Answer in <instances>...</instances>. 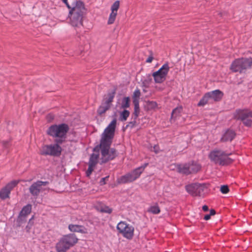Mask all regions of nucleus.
<instances>
[{"label":"nucleus","mask_w":252,"mask_h":252,"mask_svg":"<svg viewBox=\"0 0 252 252\" xmlns=\"http://www.w3.org/2000/svg\"><path fill=\"white\" fill-rule=\"evenodd\" d=\"M116 124L117 120L114 119L105 129L102 134L100 144L101 157L99 160L101 163L112 160L117 155L115 150L110 148L114 136Z\"/></svg>","instance_id":"f257e3e1"},{"label":"nucleus","mask_w":252,"mask_h":252,"mask_svg":"<svg viewBox=\"0 0 252 252\" xmlns=\"http://www.w3.org/2000/svg\"><path fill=\"white\" fill-rule=\"evenodd\" d=\"M69 9V23L73 27L82 25L83 15L86 11L82 1H63Z\"/></svg>","instance_id":"f03ea898"},{"label":"nucleus","mask_w":252,"mask_h":252,"mask_svg":"<svg viewBox=\"0 0 252 252\" xmlns=\"http://www.w3.org/2000/svg\"><path fill=\"white\" fill-rule=\"evenodd\" d=\"M68 130V126L66 124L55 125L49 127L47 130L48 135L56 138L55 142L63 143L65 138L66 134Z\"/></svg>","instance_id":"7ed1b4c3"},{"label":"nucleus","mask_w":252,"mask_h":252,"mask_svg":"<svg viewBox=\"0 0 252 252\" xmlns=\"http://www.w3.org/2000/svg\"><path fill=\"white\" fill-rule=\"evenodd\" d=\"M148 165V163H145L144 165L135 169L130 172L118 178L117 182L119 184H126L134 181L138 179L144 171L145 168Z\"/></svg>","instance_id":"20e7f679"},{"label":"nucleus","mask_w":252,"mask_h":252,"mask_svg":"<svg viewBox=\"0 0 252 252\" xmlns=\"http://www.w3.org/2000/svg\"><path fill=\"white\" fill-rule=\"evenodd\" d=\"M77 242V239L74 234L63 237L56 245L58 252H65Z\"/></svg>","instance_id":"39448f33"},{"label":"nucleus","mask_w":252,"mask_h":252,"mask_svg":"<svg viewBox=\"0 0 252 252\" xmlns=\"http://www.w3.org/2000/svg\"><path fill=\"white\" fill-rule=\"evenodd\" d=\"M229 155L222 151L214 150L209 154V158L216 164L225 165L231 162L232 160L228 157Z\"/></svg>","instance_id":"423d86ee"},{"label":"nucleus","mask_w":252,"mask_h":252,"mask_svg":"<svg viewBox=\"0 0 252 252\" xmlns=\"http://www.w3.org/2000/svg\"><path fill=\"white\" fill-rule=\"evenodd\" d=\"M62 143L55 142L54 144L45 145L41 147L40 153L45 156L59 157L61 155L62 151V148L60 146V144Z\"/></svg>","instance_id":"0eeeda50"},{"label":"nucleus","mask_w":252,"mask_h":252,"mask_svg":"<svg viewBox=\"0 0 252 252\" xmlns=\"http://www.w3.org/2000/svg\"><path fill=\"white\" fill-rule=\"evenodd\" d=\"M252 60L250 59H238L235 60L231 64L230 69L234 72H241L243 70L251 67Z\"/></svg>","instance_id":"6e6552de"},{"label":"nucleus","mask_w":252,"mask_h":252,"mask_svg":"<svg viewBox=\"0 0 252 252\" xmlns=\"http://www.w3.org/2000/svg\"><path fill=\"white\" fill-rule=\"evenodd\" d=\"M233 117L237 120H241L244 124L248 126H252V111L248 109H238L234 113Z\"/></svg>","instance_id":"1a4fd4ad"},{"label":"nucleus","mask_w":252,"mask_h":252,"mask_svg":"<svg viewBox=\"0 0 252 252\" xmlns=\"http://www.w3.org/2000/svg\"><path fill=\"white\" fill-rule=\"evenodd\" d=\"M200 168L201 166L195 162L177 165V169L178 172L185 174L196 173Z\"/></svg>","instance_id":"9d476101"},{"label":"nucleus","mask_w":252,"mask_h":252,"mask_svg":"<svg viewBox=\"0 0 252 252\" xmlns=\"http://www.w3.org/2000/svg\"><path fill=\"white\" fill-rule=\"evenodd\" d=\"M187 192L193 196H201L206 189V186L204 184H192L186 187Z\"/></svg>","instance_id":"9b49d317"},{"label":"nucleus","mask_w":252,"mask_h":252,"mask_svg":"<svg viewBox=\"0 0 252 252\" xmlns=\"http://www.w3.org/2000/svg\"><path fill=\"white\" fill-rule=\"evenodd\" d=\"M117 228L120 233L127 238L131 239L133 235L134 228L125 221L120 222L117 226Z\"/></svg>","instance_id":"f8f14e48"},{"label":"nucleus","mask_w":252,"mask_h":252,"mask_svg":"<svg viewBox=\"0 0 252 252\" xmlns=\"http://www.w3.org/2000/svg\"><path fill=\"white\" fill-rule=\"evenodd\" d=\"M169 70V67L167 63L164 64L157 71L153 73L154 80L157 83H161L166 79V77Z\"/></svg>","instance_id":"ddd939ff"},{"label":"nucleus","mask_w":252,"mask_h":252,"mask_svg":"<svg viewBox=\"0 0 252 252\" xmlns=\"http://www.w3.org/2000/svg\"><path fill=\"white\" fill-rule=\"evenodd\" d=\"M115 92L109 93L103 99L101 105L99 106L97 110V113L99 115H102L108 110L111 106L115 96Z\"/></svg>","instance_id":"4468645a"},{"label":"nucleus","mask_w":252,"mask_h":252,"mask_svg":"<svg viewBox=\"0 0 252 252\" xmlns=\"http://www.w3.org/2000/svg\"><path fill=\"white\" fill-rule=\"evenodd\" d=\"M19 181H12L8 183L0 190V198L4 200L9 198V194L12 189L18 184Z\"/></svg>","instance_id":"2eb2a0df"},{"label":"nucleus","mask_w":252,"mask_h":252,"mask_svg":"<svg viewBox=\"0 0 252 252\" xmlns=\"http://www.w3.org/2000/svg\"><path fill=\"white\" fill-rule=\"evenodd\" d=\"M98 161L99 154L97 152H94L91 155L90 158V160L88 163L89 167L86 171V175L87 177H90Z\"/></svg>","instance_id":"dca6fc26"},{"label":"nucleus","mask_w":252,"mask_h":252,"mask_svg":"<svg viewBox=\"0 0 252 252\" xmlns=\"http://www.w3.org/2000/svg\"><path fill=\"white\" fill-rule=\"evenodd\" d=\"M47 182L37 181L34 183L30 188V192L33 196H37L40 191L44 190L43 187L47 184Z\"/></svg>","instance_id":"f3484780"},{"label":"nucleus","mask_w":252,"mask_h":252,"mask_svg":"<svg viewBox=\"0 0 252 252\" xmlns=\"http://www.w3.org/2000/svg\"><path fill=\"white\" fill-rule=\"evenodd\" d=\"M119 1H115V2L111 6V13L110 14L108 21V23L109 24H112L114 22L116 19V17L117 15V11L119 8Z\"/></svg>","instance_id":"a211bd4d"},{"label":"nucleus","mask_w":252,"mask_h":252,"mask_svg":"<svg viewBox=\"0 0 252 252\" xmlns=\"http://www.w3.org/2000/svg\"><path fill=\"white\" fill-rule=\"evenodd\" d=\"M32 210V206L30 204L24 207L20 212L18 220L19 222H22L25 220L26 217L29 215Z\"/></svg>","instance_id":"6ab92c4d"},{"label":"nucleus","mask_w":252,"mask_h":252,"mask_svg":"<svg viewBox=\"0 0 252 252\" xmlns=\"http://www.w3.org/2000/svg\"><path fill=\"white\" fill-rule=\"evenodd\" d=\"M68 228L72 232H80L81 233H87L88 232L87 229L82 225L70 224L68 226Z\"/></svg>","instance_id":"aec40b11"},{"label":"nucleus","mask_w":252,"mask_h":252,"mask_svg":"<svg viewBox=\"0 0 252 252\" xmlns=\"http://www.w3.org/2000/svg\"><path fill=\"white\" fill-rule=\"evenodd\" d=\"M208 94H209V96L211 98L212 102L214 101L220 100L222 96V92L218 90L208 93Z\"/></svg>","instance_id":"412c9836"},{"label":"nucleus","mask_w":252,"mask_h":252,"mask_svg":"<svg viewBox=\"0 0 252 252\" xmlns=\"http://www.w3.org/2000/svg\"><path fill=\"white\" fill-rule=\"evenodd\" d=\"M235 136V132L232 130L228 129L223 134L221 140L223 142L231 141L234 139Z\"/></svg>","instance_id":"4be33fe9"},{"label":"nucleus","mask_w":252,"mask_h":252,"mask_svg":"<svg viewBox=\"0 0 252 252\" xmlns=\"http://www.w3.org/2000/svg\"><path fill=\"white\" fill-rule=\"evenodd\" d=\"M95 208L97 210L102 213H106L110 214L112 212L111 209H110L108 206H107L102 203H97L95 205Z\"/></svg>","instance_id":"5701e85b"},{"label":"nucleus","mask_w":252,"mask_h":252,"mask_svg":"<svg viewBox=\"0 0 252 252\" xmlns=\"http://www.w3.org/2000/svg\"><path fill=\"white\" fill-rule=\"evenodd\" d=\"M212 103L211 98L209 96L208 93L206 94L200 100L198 103V106H204L207 103Z\"/></svg>","instance_id":"b1692460"},{"label":"nucleus","mask_w":252,"mask_h":252,"mask_svg":"<svg viewBox=\"0 0 252 252\" xmlns=\"http://www.w3.org/2000/svg\"><path fill=\"white\" fill-rule=\"evenodd\" d=\"M129 116V112L128 110H124L120 113V120L121 121H125Z\"/></svg>","instance_id":"393cba45"},{"label":"nucleus","mask_w":252,"mask_h":252,"mask_svg":"<svg viewBox=\"0 0 252 252\" xmlns=\"http://www.w3.org/2000/svg\"><path fill=\"white\" fill-rule=\"evenodd\" d=\"M130 99L128 97H124L122 101L121 107L123 108H127L129 107Z\"/></svg>","instance_id":"a878e982"},{"label":"nucleus","mask_w":252,"mask_h":252,"mask_svg":"<svg viewBox=\"0 0 252 252\" xmlns=\"http://www.w3.org/2000/svg\"><path fill=\"white\" fill-rule=\"evenodd\" d=\"M133 103L134 105V114L136 117H137L139 113V100L136 99L133 100Z\"/></svg>","instance_id":"bb28decb"},{"label":"nucleus","mask_w":252,"mask_h":252,"mask_svg":"<svg viewBox=\"0 0 252 252\" xmlns=\"http://www.w3.org/2000/svg\"><path fill=\"white\" fill-rule=\"evenodd\" d=\"M182 110V107H177L175 109H174L172 113L171 119H175L179 115V114L181 113Z\"/></svg>","instance_id":"cd10ccee"},{"label":"nucleus","mask_w":252,"mask_h":252,"mask_svg":"<svg viewBox=\"0 0 252 252\" xmlns=\"http://www.w3.org/2000/svg\"><path fill=\"white\" fill-rule=\"evenodd\" d=\"M148 211L154 214H158L160 212V209L158 206L154 205L150 207Z\"/></svg>","instance_id":"c85d7f7f"},{"label":"nucleus","mask_w":252,"mask_h":252,"mask_svg":"<svg viewBox=\"0 0 252 252\" xmlns=\"http://www.w3.org/2000/svg\"><path fill=\"white\" fill-rule=\"evenodd\" d=\"M140 91L139 89L135 90L133 93V100H134V99H136L139 100V98L140 96Z\"/></svg>","instance_id":"c756f323"},{"label":"nucleus","mask_w":252,"mask_h":252,"mask_svg":"<svg viewBox=\"0 0 252 252\" xmlns=\"http://www.w3.org/2000/svg\"><path fill=\"white\" fill-rule=\"evenodd\" d=\"M222 193H227L229 191V189L227 186H222L220 189Z\"/></svg>","instance_id":"7c9ffc66"},{"label":"nucleus","mask_w":252,"mask_h":252,"mask_svg":"<svg viewBox=\"0 0 252 252\" xmlns=\"http://www.w3.org/2000/svg\"><path fill=\"white\" fill-rule=\"evenodd\" d=\"M148 105L149 108H155L157 107V104L154 101H149L148 103Z\"/></svg>","instance_id":"2f4dec72"},{"label":"nucleus","mask_w":252,"mask_h":252,"mask_svg":"<svg viewBox=\"0 0 252 252\" xmlns=\"http://www.w3.org/2000/svg\"><path fill=\"white\" fill-rule=\"evenodd\" d=\"M152 150L154 151L156 153H158L159 151V148L158 146V145H155L153 148Z\"/></svg>","instance_id":"473e14b6"},{"label":"nucleus","mask_w":252,"mask_h":252,"mask_svg":"<svg viewBox=\"0 0 252 252\" xmlns=\"http://www.w3.org/2000/svg\"><path fill=\"white\" fill-rule=\"evenodd\" d=\"M108 178V177H106L105 178H103L101 179L100 181V185H102L105 184V180H107Z\"/></svg>","instance_id":"72a5a7b5"},{"label":"nucleus","mask_w":252,"mask_h":252,"mask_svg":"<svg viewBox=\"0 0 252 252\" xmlns=\"http://www.w3.org/2000/svg\"><path fill=\"white\" fill-rule=\"evenodd\" d=\"M153 60V57L152 56L149 57L146 60L147 63H151Z\"/></svg>","instance_id":"f704fd0d"},{"label":"nucleus","mask_w":252,"mask_h":252,"mask_svg":"<svg viewBox=\"0 0 252 252\" xmlns=\"http://www.w3.org/2000/svg\"><path fill=\"white\" fill-rule=\"evenodd\" d=\"M210 215H206L204 216V220H209L210 219Z\"/></svg>","instance_id":"c9c22d12"},{"label":"nucleus","mask_w":252,"mask_h":252,"mask_svg":"<svg viewBox=\"0 0 252 252\" xmlns=\"http://www.w3.org/2000/svg\"><path fill=\"white\" fill-rule=\"evenodd\" d=\"M202 209L204 211H207L208 210V207L206 205H204L202 207Z\"/></svg>","instance_id":"e433bc0d"},{"label":"nucleus","mask_w":252,"mask_h":252,"mask_svg":"<svg viewBox=\"0 0 252 252\" xmlns=\"http://www.w3.org/2000/svg\"><path fill=\"white\" fill-rule=\"evenodd\" d=\"M215 214V211L213 210H211L210 212V216L211 215H214Z\"/></svg>","instance_id":"4c0bfd02"},{"label":"nucleus","mask_w":252,"mask_h":252,"mask_svg":"<svg viewBox=\"0 0 252 252\" xmlns=\"http://www.w3.org/2000/svg\"><path fill=\"white\" fill-rule=\"evenodd\" d=\"M8 142H7V141H4V142H3V146H5V147H6V145H7V144H8Z\"/></svg>","instance_id":"58836bf2"}]
</instances>
